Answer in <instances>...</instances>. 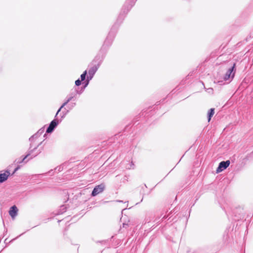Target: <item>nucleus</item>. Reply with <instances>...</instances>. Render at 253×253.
Segmentation results:
<instances>
[{
    "mask_svg": "<svg viewBox=\"0 0 253 253\" xmlns=\"http://www.w3.org/2000/svg\"><path fill=\"white\" fill-rule=\"evenodd\" d=\"M214 113V109L211 108L210 109L208 112V121L210 122L211 120V117L213 116Z\"/></svg>",
    "mask_w": 253,
    "mask_h": 253,
    "instance_id": "obj_12",
    "label": "nucleus"
},
{
    "mask_svg": "<svg viewBox=\"0 0 253 253\" xmlns=\"http://www.w3.org/2000/svg\"><path fill=\"white\" fill-rule=\"evenodd\" d=\"M76 105V103L75 102H74V103H71L70 104H69V105L68 106V107L69 108V109L71 110L72 109H73L75 106Z\"/></svg>",
    "mask_w": 253,
    "mask_h": 253,
    "instance_id": "obj_16",
    "label": "nucleus"
},
{
    "mask_svg": "<svg viewBox=\"0 0 253 253\" xmlns=\"http://www.w3.org/2000/svg\"><path fill=\"white\" fill-rule=\"evenodd\" d=\"M128 226V224L126 223H123V228H126Z\"/></svg>",
    "mask_w": 253,
    "mask_h": 253,
    "instance_id": "obj_20",
    "label": "nucleus"
},
{
    "mask_svg": "<svg viewBox=\"0 0 253 253\" xmlns=\"http://www.w3.org/2000/svg\"><path fill=\"white\" fill-rule=\"evenodd\" d=\"M18 209L15 206H13L10 209L9 214L12 218H14L17 214Z\"/></svg>",
    "mask_w": 253,
    "mask_h": 253,
    "instance_id": "obj_9",
    "label": "nucleus"
},
{
    "mask_svg": "<svg viewBox=\"0 0 253 253\" xmlns=\"http://www.w3.org/2000/svg\"><path fill=\"white\" fill-rule=\"evenodd\" d=\"M230 165V161L229 160H227L226 161H222L221 162L218 168L216 169L217 172H219L222 171L223 170L226 169Z\"/></svg>",
    "mask_w": 253,
    "mask_h": 253,
    "instance_id": "obj_6",
    "label": "nucleus"
},
{
    "mask_svg": "<svg viewBox=\"0 0 253 253\" xmlns=\"http://www.w3.org/2000/svg\"><path fill=\"white\" fill-rule=\"evenodd\" d=\"M116 202H123V201H121V200H117Z\"/></svg>",
    "mask_w": 253,
    "mask_h": 253,
    "instance_id": "obj_22",
    "label": "nucleus"
},
{
    "mask_svg": "<svg viewBox=\"0 0 253 253\" xmlns=\"http://www.w3.org/2000/svg\"><path fill=\"white\" fill-rule=\"evenodd\" d=\"M81 82L82 81L81 80H80L79 79L77 80L75 82V84L77 86H79L80 85H81Z\"/></svg>",
    "mask_w": 253,
    "mask_h": 253,
    "instance_id": "obj_17",
    "label": "nucleus"
},
{
    "mask_svg": "<svg viewBox=\"0 0 253 253\" xmlns=\"http://www.w3.org/2000/svg\"><path fill=\"white\" fill-rule=\"evenodd\" d=\"M87 72L85 71L81 75V79L82 81H83L85 80V77L86 76Z\"/></svg>",
    "mask_w": 253,
    "mask_h": 253,
    "instance_id": "obj_15",
    "label": "nucleus"
},
{
    "mask_svg": "<svg viewBox=\"0 0 253 253\" xmlns=\"http://www.w3.org/2000/svg\"><path fill=\"white\" fill-rule=\"evenodd\" d=\"M105 186L103 183L96 186L92 191L91 196L94 197L102 193L105 189Z\"/></svg>",
    "mask_w": 253,
    "mask_h": 253,
    "instance_id": "obj_4",
    "label": "nucleus"
},
{
    "mask_svg": "<svg viewBox=\"0 0 253 253\" xmlns=\"http://www.w3.org/2000/svg\"><path fill=\"white\" fill-rule=\"evenodd\" d=\"M59 124V121L57 120V119H54L53 120H52L48 127H47V129H46V133H51L52 132L54 129H55V128L58 125V124Z\"/></svg>",
    "mask_w": 253,
    "mask_h": 253,
    "instance_id": "obj_5",
    "label": "nucleus"
},
{
    "mask_svg": "<svg viewBox=\"0 0 253 253\" xmlns=\"http://www.w3.org/2000/svg\"><path fill=\"white\" fill-rule=\"evenodd\" d=\"M66 113H65V114H63V115L62 116L61 118H64V117H65V115H66Z\"/></svg>",
    "mask_w": 253,
    "mask_h": 253,
    "instance_id": "obj_21",
    "label": "nucleus"
},
{
    "mask_svg": "<svg viewBox=\"0 0 253 253\" xmlns=\"http://www.w3.org/2000/svg\"><path fill=\"white\" fill-rule=\"evenodd\" d=\"M167 218V217H166V216H164L163 217V218Z\"/></svg>",
    "mask_w": 253,
    "mask_h": 253,
    "instance_id": "obj_24",
    "label": "nucleus"
},
{
    "mask_svg": "<svg viewBox=\"0 0 253 253\" xmlns=\"http://www.w3.org/2000/svg\"><path fill=\"white\" fill-rule=\"evenodd\" d=\"M62 169H63V167L62 166L57 167L55 169V170H58V171H60L62 170Z\"/></svg>",
    "mask_w": 253,
    "mask_h": 253,
    "instance_id": "obj_18",
    "label": "nucleus"
},
{
    "mask_svg": "<svg viewBox=\"0 0 253 253\" xmlns=\"http://www.w3.org/2000/svg\"><path fill=\"white\" fill-rule=\"evenodd\" d=\"M10 175V172L8 170L5 171L3 173L0 174V183H2L6 180Z\"/></svg>",
    "mask_w": 253,
    "mask_h": 253,
    "instance_id": "obj_10",
    "label": "nucleus"
},
{
    "mask_svg": "<svg viewBox=\"0 0 253 253\" xmlns=\"http://www.w3.org/2000/svg\"><path fill=\"white\" fill-rule=\"evenodd\" d=\"M209 90H212V89L211 88H209Z\"/></svg>",
    "mask_w": 253,
    "mask_h": 253,
    "instance_id": "obj_23",
    "label": "nucleus"
},
{
    "mask_svg": "<svg viewBox=\"0 0 253 253\" xmlns=\"http://www.w3.org/2000/svg\"><path fill=\"white\" fill-rule=\"evenodd\" d=\"M136 0H126L125 5L124 6L123 9L124 11L126 7V12H127L134 5Z\"/></svg>",
    "mask_w": 253,
    "mask_h": 253,
    "instance_id": "obj_8",
    "label": "nucleus"
},
{
    "mask_svg": "<svg viewBox=\"0 0 253 253\" xmlns=\"http://www.w3.org/2000/svg\"><path fill=\"white\" fill-rule=\"evenodd\" d=\"M44 131V127H42L41 128V129H40L39 130V131L37 132V133L34 135H33L32 136H31L30 138H29V140L30 141H32V140L34 139V138L36 137L37 138V137H38L39 136L41 135L42 134Z\"/></svg>",
    "mask_w": 253,
    "mask_h": 253,
    "instance_id": "obj_11",
    "label": "nucleus"
},
{
    "mask_svg": "<svg viewBox=\"0 0 253 253\" xmlns=\"http://www.w3.org/2000/svg\"><path fill=\"white\" fill-rule=\"evenodd\" d=\"M67 207L65 205H62L60 207L58 211V214H62L66 211Z\"/></svg>",
    "mask_w": 253,
    "mask_h": 253,
    "instance_id": "obj_13",
    "label": "nucleus"
},
{
    "mask_svg": "<svg viewBox=\"0 0 253 253\" xmlns=\"http://www.w3.org/2000/svg\"><path fill=\"white\" fill-rule=\"evenodd\" d=\"M20 168V167L19 166H18L14 169V171L12 173V174H14L16 171H17Z\"/></svg>",
    "mask_w": 253,
    "mask_h": 253,
    "instance_id": "obj_19",
    "label": "nucleus"
},
{
    "mask_svg": "<svg viewBox=\"0 0 253 253\" xmlns=\"http://www.w3.org/2000/svg\"><path fill=\"white\" fill-rule=\"evenodd\" d=\"M78 93H81V92H79V91L77 89H75L74 90H72L71 92L66 97V100L65 102L58 110L55 117H56L59 112L61 111V109L63 108L65 105H66L70 101L72 100L76 97Z\"/></svg>",
    "mask_w": 253,
    "mask_h": 253,
    "instance_id": "obj_1",
    "label": "nucleus"
},
{
    "mask_svg": "<svg viewBox=\"0 0 253 253\" xmlns=\"http://www.w3.org/2000/svg\"><path fill=\"white\" fill-rule=\"evenodd\" d=\"M111 33L110 32L108 36H107L106 40L105 41V43H106L108 42H109V44H110L112 42V38L110 39V38L111 37Z\"/></svg>",
    "mask_w": 253,
    "mask_h": 253,
    "instance_id": "obj_14",
    "label": "nucleus"
},
{
    "mask_svg": "<svg viewBox=\"0 0 253 253\" xmlns=\"http://www.w3.org/2000/svg\"><path fill=\"white\" fill-rule=\"evenodd\" d=\"M235 67V64H234L233 66L229 68L226 72L224 76L223 79L224 81H227L229 79H232L234 77L235 72H233Z\"/></svg>",
    "mask_w": 253,
    "mask_h": 253,
    "instance_id": "obj_3",
    "label": "nucleus"
},
{
    "mask_svg": "<svg viewBox=\"0 0 253 253\" xmlns=\"http://www.w3.org/2000/svg\"><path fill=\"white\" fill-rule=\"evenodd\" d=\"M39 146V145H38L37 146L35 147L33 149H32V144H31L30 145V151H29V153L26 155L24 158H23L22 159H19L18 160H16V163L17 164H21L23 162H24L25 160L29 156L31 155V154L33 152V151L35 150V149H36L37 148V147Z\"/></svg>",
    "mask_w": 253,
    "mask_h": 253,
    "instance_id": "obj_7",
    "label": "nucleus"
},
{
    "mask_svg": "<svg viewBox=\"0 0 253 253\" xmlns=\"http://www.w3.org/2000/svg\"><path fill=\"white\" fill-rule=\"evenodd\" d=\"M100 62H99L97 64H94L88 70V76L87 77V80H91L94 75L97 71L100 65Z\"/></svg>",
    "mask_w": 253,
    "mask_h": 253,
    "instance_id": "obj_2",
    "label": "nucleus"
}]
</instances>
